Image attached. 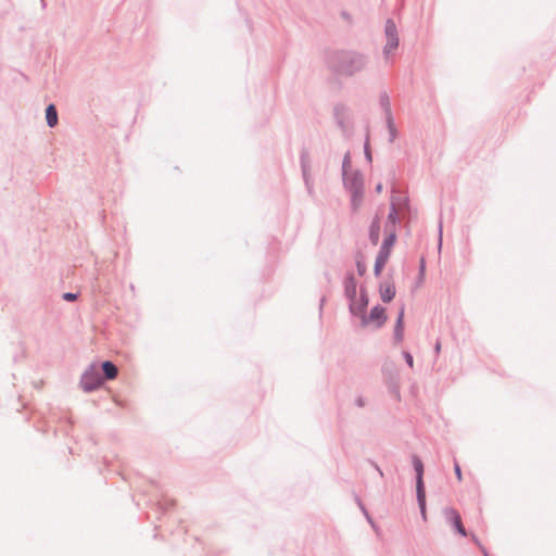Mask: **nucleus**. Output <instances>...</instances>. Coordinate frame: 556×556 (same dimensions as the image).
<instances>
[{
    "label": "nucleus",
    "instance_id": "nucleus-27",
    "mask_svg": "<svg viewBox=\"0 0 556 556\" xmlns=\"http://www.w3.org/2000/svg\"><path fill=\"white\" fill-rule=\"evenodd\" d=\"M355 264H356L357 274L359 276H364L366 273V265H365L361 254H358V257L356 258Z\"/></svg>",
    "mask_w": 556,
    "mask_h": 556
},
{
    "label": "nucleus",
    "instance_id": "nucleus-7",
    "mask_svg": "<svg viewBox=\"0 0 556 556\" xmlns=\"http://www.w3.org/2000/svg\"><path fill=\"white\" fill-rule=\"evenodd\" d=\"M344 189L351 193L364 192V176L361 170L356 169L351 175L342 176Z\"/></svg>",
    "mask_w": 556,
    "mask_h": 556
},
{
    "label": "nucleus",
    "instance_id": "nucleus-14",
    "mask_svg": "<svg viewBox=\"0 0 556 556\" xmlns=\"http://www.w3.org/2000/svg\"><path fill=\"white\" fill-rule=\"evenodd\" d=\"M379 293L383 303H390L396 293V289L393 282H380L379 283Z\"/></svg>",
    "mask_w": 556,
    "mask_h": 556
},
{
    "label": "nucleus",
    "instance_id": "nucleus-12",
    "mask_svg": "<svg viewBox=\"0 0 556 556\" xmlns=\"http://www.w3.org/2000/svg\"><path fill=\"white\" fill-rule=\"evenodd\" d=\"M343 288H344V296L350 302L352 300L356 299L357 295V282L355 279V276L352 271H348L344 280H343Z\"/></svg>",
    "mask_w": 556,
    "mask_h": 556
},
{
    "label": "nucleus",
    "instance_id": "nucleus-28",
    "mask_svg": "<svg viewBox=\"0 0 556 556\" xmlns=\"http://www.w3.org/2000/svg\"><path fill=\"white\" fill-rule=\"evenodd\" d=\"M62 299L66 302H74L78 299V293L74 292H64L62 294Z\"/></svg>",
    "mask_w": 556,
    "mask_h": 556
},
{
    "label": "nucleus",
    "instance_id": "nucleus-2",
    "mask_svg": "<svg viewBox=\"0 0 556 556\" xmlns=\"http://www.w3.org/2000/svg\"><path fill=\"white\" fill-rule=\"evenodd\" d=\"M412 464L416 473V497L424 520L427 519L426 513V490L424 483V463L417 455L412 456Z\"/></svg>",
    "mask_w": 556,
    "mask_h": 556
},
{
    "label": "nucleus",
    "instance_id": "nucleus-30",
    "mask_svg": "<svg viewBox=\"0 0 556 556\" xmlns=\"http://www.w3.org/2000/svg\"><path fill=\"white\" fill-rule=\"evenodd\" d=\"M403 357H404V359H405V363H406L410 368H413V366H414V358H413V355H412L409 352L404 351V352H403Z\"/></svg>",
    "mask_w": 556,
    "mask_h": 556
},
{
    "label": "nucleus",
    "instance_id": "nucleus-31",
    "mask_svg": "<svg viewBox=\"0 0 556 556\" xmlns=\"http://www.w3.org/2000/svg\"><path fill=\"white\" fill-rule=\"evenodd\" d=\"M340 15H341V17H342L343 20H345L346 22H349V23H352V22H353L352 15H351L348 11H344V10H343V11H341Z\"/></svg>",
    "mask_w": 556,
    "mask_h": 556
},
{
    "label": "nucleus",
    "instance_id": "nucleus-15",
    "mask_svg": "<svg viewBox=\"0 0 556 556\" xmlns=\"http://www.w3.org/2000/svg\"><path fill=\"white\" fill-rule=\"evenodd\" d=\"M368 239L372 245H377L380 239V217L378 214L374 216L368 229Z\"/></svg>",
    "mask_w": 556,
    "mask_h": 556
},
{
    "label": "nucleus",
    "instance_id": "nucleus-36",
    "mask_svg": "<svg viewBox=\"0 0 556 556\" xmlns=\"http://www.w3.org/2000/svg\"><path fill=\"white\" fill-rule=\"evenodd\" d=\"M471 539H472V541H473V542H475L479 547H480V546H482V545L480 544V541H479V539L477 538V535H476V534H471Z\"/></svg>",
    "mask_w": 556,
    "mask_h": 556
},
{
    "label": "nucleus",
    "instance_id": "nucleus-35",
    "mask_svg": "<svg viewBox=\"0 0 556 556\" xmlns=\"http://www.w3.org/2000/svg\"><path fill=\"white\" fill-rule=\"evenodd\" d=\"M382 189H383V186L381 182L377 184L376 187H375V191L377 193H381L382 192Z\"/></svg>",
    "mask_w": 556,
    "mask_h": 556
},
{
    "label": "nucleus",
    "instance_id": "nucleus-40",
    "mask_svg": "<svg viewBox=\"0 0 556 556\" xmlns=\"http://www.w3.org/2000/svg\"><path fill=\"white\" fill-rule=\"evenodd\" d=\"M440 349H441V345H440V343H439V342H437V344H435V351H437V352H439V351H440Z\"/></svg>",
    "mask_w": 556,
    "mask_h": 556
},
{
    "label": "nucleus",
    "instance_id": "nucleus-33",
    "mask_svg": "<svg viewBox=\"0 0 556 556\" xmlns=\"http://www.w3.org/2000/svg\"><path fill=\"white\" fill-rule=\"evenodd\" d=\"M355 404L358 406V407H363L365 406V399L363 396H358L356 400H355Z\"/></svg>",
    "mask_w": 556,
    "mask_h": 556
},
{
    "label": "nucleus",
    "instance_id": "nucleus-13",
    "mask_svg": "<svg viewBox=\"0 0 556 556\" xmlns=\"http://www.w3.org/2000/svg\"><path fill=\"white\" fill-rule=\"evenodd\" d=\"M404 339V305L400 308L393 330V340L401 343Z\"/></svg>",
    "mask_w": 556,
    "mask_h": 556
},
{
    "label": "nucleus",
    "instance_id": "nucleus-4",
    "mask_svg": "<svg viewBox=\"0 0 556 556\" xmlns=\"http://www.w3.org/2000/svg\"><path fill=\"white\" fill-rule=\"evenodd\" d=\"M395 242L396 237L393 235V232L390 236L384 237L374 265V275L376 277L381 275V271L391 255V251Z\"/></svg>",
    "mask_w": 556,
    "mask_h": 556
},
{
    "label": "nucleus",
    "instance_id": "nucleus-39",
    "mask_svg": "<svg viewBox=\"0 0 556 556\" xmlns=\"http://www.w3.org/2000/svg\"><path fill=\"white\" fill-rule=\"evenodd\" d=\"M325 302H326V298H325V296H323V298L320 299V311L323 309V306H324V303H325Z\"/></svg>",
    "mask_w": 556,
    "mask_h": 556
},
{
    "label": "nucleus",
    "instance_id": "nucleus-21",
    "mask_svg": "<svg viewBox=\"0 0 556 556\" xmlns=\"http://www.w3.org/2000/svg\"><path fill=\"white\" fill-rule=\"evenodd\" d=\"M396 189L393 186L391 189V197H394L397 202V210H408L409 208V198L407 195H395Z\"/></svg>",
    "mask_w": 556,
    "mask_h": 556
},
{
    "label": "nucleus",
    "instance_id": "nucleus-37",
    "mask_svg": "<svg viewBox=\"0 0 556 556\" xmlns=\"http://www.w3.org/2000/svg\"><path fill=\"white\" fill-rule=\"evenodd\" d=\"M325 278H326V280H327L328 282H330V281H331V275H330V273H329V271H325Z\"/></svg>",
    "mask_w": 556,
    "mask_h": 556
},
{
    "label": "nucleus",
    "instance_id": "nucleus-10",
    "mask_svg": "<svg viewBox=\"0 0 556 556\" xmlns=\"http://www.w3.org/2000/svg\"><path fill=\"white\" fill-rule=\"evenodd\" d=\"M445 520L454 528L460 536H467V530L463 525L459 513L453 507H445L443 510Z\"/></svg>",
    "mask_w": 556,
    "mask_h": 556
},
{
    "label": "nucleus",
    "instance_id": "nucleus-23",
    "mask_svg": "<svg viewBox=\"0 0 556 556\" xmlns=\"http://www.w3.org/2000/svg\"><path fill=\"white\" fill-rule=\"evenodd\" d=\"M386 124H387V128L389 131V142L392 143V142H394L395 138L397 137V129L394 124V118L393 117L386 118Z\"/></svg>",
    "mask_w": 556,
    "mask_h": 556
},
{
    "label": "nucleus",
    "instance_id": "nucleus-17",
    "mask_svg": "<svg viewBox=\"0 0 556 556\" xmlns=\"http://www.w3.org/2000/svg\"><path fill=\"white\" fill-rule=\"evenodd\" d=\"M379 104L384 113L386 118L393 117L390 97L386 90H382L379 93Z\"/></svg>",
    "mask_w": 556,
    "mask_h": 556
},
{
    "label": "nucleus",
    "instance_id": "nucleus-24",
    "mask_svg": "<svg viewBox=\"0 0 556 556\" xmlns=\"http://www.w3.org/2000/svg\"><path fill=\"white\" fill-rule=\"evenodd\" d=\"M383 372H388V378L390 380V387L392 389H394V391L399 394V390H397V384H396V378H397V375L395 372V370L393 368H391L390 370L384 366L383 367Z\"/></svg>",
    "mask_w": 556,
    "mask_h": 556
},
{
    "label": "nucleus",
    "instance_id": "nucleus-22",
    "mask_svg": "<svg viewBox=\"0 0 556 556\" xmlns=\"http://www.w3.org/2000/svg\"><path fill=\"white\" fill-rule=\"evenodd\" d=\"M355 502H356L357 506L359 507L361 511L363 513V515L365 516L366 520L371 526V528L374 530H377L378 527H377L376 522L374 521L372 517L368 513L367 508L365 507L364 503L362 502V500L358 495H355Z\"/></svg>",
    "mask_w": 556,
    "mask_h": 556
},
{
    "label": "nucleus",
    "instance_id": "nucleus-20",
    "mask_svg": "<svg viewBox=\"0 0 556 556\" xmlns=\"http://www.w3.org/2000/svg\"><path fill=\"white\" fill-rule=\"evenodd\" d=\"M363 199H364V192L351 193L350 206H351L352 213L358 212L359 207L362 206Z\"/></svg>",
    "mask_w": 556,
    "mask_h": 556
},
{
    "label": "nucleus",
    "instance_id": "nucleus-1",
    "mask_svg": "<svg viewBox=\"0 0 556 556\" xmlns=\"http://www.w3.org/2000/svg\"><path fill=\"white\" fill-rule=\"evenodd\" d=\"M370 55L357 49H332L325 53V64L336 76L351 78L366 72Z\"/></svg>",
    "mask_w": 556,
    "mask_h": 556
},
{
    "label": "nucleus",
    "instance_id": "nucleus-3",
    "mask_svg": "<svg viewBox=\"0 0 556 556\" xmlns=\"http://www.w3.org/2000/svg\"><path fill=\"white\" fill-rule=\"evenodd\" d=\"M79 384L85 392H92L104 384L96 363L90 364L81 374Z\"/></svg>",
    "mask_w": 556,
    "mask_h": 556
},
{
    "label": "nucleus",
    "instance_id": "nucleus-5",
    "mask_svg": "<svg viewBox=\"0 0 556 556\" xmlns=\"http://www.w3.org/2000/svg\"><path fill=\"white\" fill-rule=\"evenodd\" d=\"M368 303L369 298L367 294V290L365 287L362 286L359 288V299H355L349 302V311L353 316L359 317L362 320L363 316L366 315Z\"/></svg>",
    "mask_w": 556,
    "mask_h": 556
},
{
    "label": "nucleus",
    "instance_id": "nucleus-29",
    "mask_svg": "<svg viewBox=\"0 0 556 556\" xmlns=\"http://www.w3.org/2000/svg\"><path fill=\"white\" fill-rule=\"evenodd\" d=\"M454 472H455V476H456L457 480L462 481L463 480V473H462L460 466H459V464H458V462L456 459H454Z\"/></svg>",
    "mask_w": 556,
    "mask_h": 556
},
{
    "label": "nucleus",
    "instance_id": "nucleus-25",
    "mask_svg": "<svg viewBox=\"0 0 556 556\" xmlns=\"http://www.w3.org/2000/svg\"><path fill=\"white\" fill-rule=\"evenodd\" d=\"M364 154H365L366 161L368 163H371L372 162V154H371V150H370L369 136L368 135L366 136L365 142H364Z\"/></svg>",
    "mask_w": 556,
    "mask_h": 556
},
{
    "label": "nucleus",
    "instance_id": "nucleus-16",
    "mask_svg": "<svg viewBox=\"0 0 556 556\" xmlns=\"http://www.w3.org/2000/svg\"><path fill=\"white\" fill-rule=\"evenodd\" d=\"M100 369L102 371L101 378H104V382L115 379L118 374V368L112 361H103Z\"/></svg>",
    "mask_w": 556,
    "mask_h": 556
},
{
    "label": "nucleus",
    "instance_id": "nucleus-18",
    "mask_svg": "<svg viewBox=\"0 0 556 556\" xmlns=\"http://www.w3.org/2000/svg\"><path fill=\"white\" fill-rule=\"evenodd\" d=\"M46 122L50 128H53L59 123L58 110L54 104L50 103L46 108Z\"/></svg>",
    "mask_w": 556,
    "mask_h": 556
},
{
    "label": "nucleus",
    "instance_id": "nucleus-6",
    "mask_svg": "<svg viewBox=\"0 0 556 556\" xmlns=\"http://www.w3.org/2000/svg\"><path fill=\"white\" fill-rule=\"evenodd\" d=\"M384 34L387 43L383 47V54L388 55L390 52L399 47L397 28L392 18H388L384 26Z\"/></svg>",
    "mask_w": 556,
    "mask_h": 556
},
{
    "label": "nucleus",
    "instance_id": "nucleus-8",
    "mask_svg": "<svg viewBox=\"0 0 556 556\" xmlns=\"http://www.w3.org/2000/svg\"><path fill=\"white\" fill-rule=\"evenodd\" d=\"M400 222L401 218L397 210V202L395 201L394 197H391L390 210L384 225V231L387 233L386 236H390L393 232V235L397 238L396 226L400 224Z\"/></svg>",
    "mask_w": 556,
    "mask_h": 556
},
{
    "label": "nucleus",
    "instance_id": "nucleus-11",
    "mask_svg": "<svg viewBox=\"0 0 556 556\" xmlns=\"http://www.w3.org/2000/svg\"><path fill=\"white\" fill-rule=\"evenodd\" d=\"M333 118L337 126L345 132L348 130L349 108L343 103H337L333 106Z\"/></svg>",
    "mask_w": 556,
    "mask_h": 556
},
{
    "label": "nucleus",
    "instance_id": "nucleus-9",
    "mask_svg": "<svg viewBox=\"0 0 556 556\" xmlns=\"http://www.w3.org/2000/svg\"><path fill=\"white\" fill-rule=\"evenodd\" d=\"M387 318L386 308L377 304L370 309L368 315L366 314L363 316L361 323L362 326H367L369 323H375L376 327L380 328L387 321Z\"/></svg>",
    "mask_w": 556,
    "mask_h": 556
},
{
    "label": "nucleus",
    "instance_id": "nucleus-38",
    "mask_svg": "<svg viewBox=\"0 0 556 556\" xmlns=\"http://www.w3.org/2000/svg\"><path fill=\"white\" fill-rule=\"evenodd\" d=\"M480 549H481V552L483 553L484 556H489L488 551L483 546H480Z\"/></svg>",
    "mask_w": 556,
    "mask_h": 556
},
{
    "label": "nucleus",
    "instance_id": "nucleus-32",
    "mask_svg": "<svg viewBox=\"0 0 556 556\" xmlns=\"http://www.w3.org/2000/svg\"><path fill=\"white\" fill-rule=\"evenodd\" d=\"M425 266H426L425 265V258L421 257L420 258V264H419V274H420L421 277L424 276V273H425Z\"/></svg>",
    "mask_w": 556,
    "mask_h": 556
},
{
    "label": "nucleus",
    "instance_id": "nucleus-41",
    "mask_svg": "<svg viewBox=\"0 0 556 556\" xmlns=\"http://www.w3.org/2000/svg\"><path fill=\"white\" fill-rule=\"evenodd\" d=\"M42 8L46 7V0H40Z\"/></svg>",
    "mask_w": 556,
    "mask_h": 556
},
{
    "label": "nucleus",
    "instance_id": "nucleus-19",
    "mask_svg": "<svg viewBox=\"0 0 556 556\" xmlns=\"http://www.w3.org/2000/svg\"><path fill=\"white\" fill-rule=\"evenodd\" d=\"M300 162H301V168H302V174H303V178H304L305 185L307 187L308 192L311 193L313 187H312V185L309 182V176H308V168H309V166H308L306 151H302L301 156H300Z\"/></svg>",
    "mask_w": 556,
    "mask_h": 556
},
{
    "label": "nucleus",
    "instance_id": "nucleus-34",
    "mask_svg": "<svg viewBox=\"0 0 556 556\" xmlns=\"http://www.w3.org/2000/svg\"><path fill=\"white\" fill-rule=\"evenodd\" d=\"M370 464L372 465V467L376 469V471H378L379 476L380 477H383V471L381 470V468L377 465V463L375 462H370Z\"/></svg>",
    "mask_w": 556,
    "mask_h": 556
},
{
    "label": "nucleus",
    "instance_id": "nucleus-26",
    "mask_svg": "<svg viewBox=\"0 0 556 556\" xmlns=\"http://www.w3.org/2000/svg\"><path fill=\"white\" fill-rule=\"evenodd\" d=\"M350 166H351V155H350V152L348 151L344 154L343 160H342V176H345V174H349L348 169L350 168Z\"/></svg>",
    "mask_w": 556,
    "mask_h": 556
}]
</instances>
